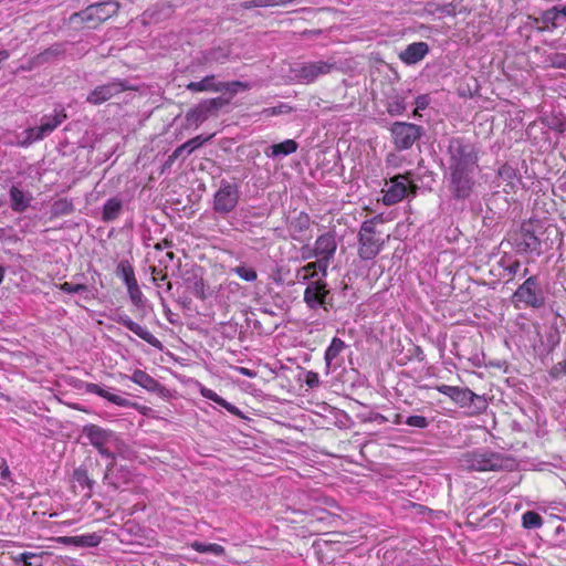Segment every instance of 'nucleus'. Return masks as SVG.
<instances>
[{
  "instance_id": "nucleus-6",
  "label": "nucleus",
  "mask_w": 566,
  "mask_h": 566,
  "mask_svg": "<svg viewBox=\"0 0 566 566\" xmlns=\"http://www.w3.org/2000/svg\"><path fill=\"white\" fill-rule=\"evenodd\" d=\"M119 8V3L115 0L97 2L90 4L80 12L74 13L71 20L74 22L78 21L85 23L88 28H95L102 22L114 17L118 12Z\"/></svg>"
},
{
  "instance_id": "nucleus-61",
  "label": "nucleus",
  "mask_w": 566,
  "mask_h": 566,
  "mask_svg": "<svg viewBox=\"0 0 566 566\" xmlns=\"http://www.w3.org/2000/svg\"><path fill=\"white\" fill-rule=\"evenodd\" d=\"M34 556H35V554H33V553H30V552H23V553H21V554L19 555V559H20V560H22L25 565H28V566H29V565H31V564L29 563V559H30V558H32V557H34Z\"/></svg>"
},
{
  "instance_id": "nucleus-28",
  "label": "nucleus",
  "mask_w": 566,
  "mask_h": 566,
  "mask_svg": "<svg viewBox=\"0 0 566 566\" xmlns=\"http://www.w3.org/2000/svg\"><path fill=\"white\" fill-rule=\"evenodd\" d=\"M298 148V144L293 139H285L282 143L273 144L269 146L264 154L266 157L272 159H280L295 153Z\"/></svg>"
},
{
  "instance_id": "nucleus-7",
  "label": "nucleus",
  "mask_w": 566,
  "mask_h": 566,
  "mask_svg": "<svg viewBox=\"0 0 566 566\" xmlns=\"http://www.w3.org/2000/svg\"><path fill=\"white\" fill-rule=\"evenodd\" d=\"M479 170H450L447 171L448 189L452 199L468 200L474 192L476 185L475 174Z\"/></svg>"
},
{
  "instance_id": "nucleus-22",
  "label": "nucleus",
  "mask_w": 566,
  "mask_h": 566,
  "mask_svg": "<svg viewBox=\"0 0 566 566\" xmlns=\"http://www.w3.org/2000/svg\"><path fill=\"white\" fill-rule=\"evenodd\" d=\"M429 50L428 43L422 41L413 42L399 53V59L407 65H413L422 61L429 53Z\"/></svg>"
},
{
  "instance_id": "nucleus-31",
  "label": "nucleus",
  "mask_w": 566,
  "mask_h": 566,
  "mask_svg": "<svg viewBox=\"0 0 566 566\" xmlns=\"http://www.w3.org/2000/svg\"><path fill=\"white\" fill-rule=\"evenodd\" d=\"M346 348V344L343 339L338 337H333L329 345L325 349L324 353V360L327 371L332 367H336L338 364L336 363L337 357L339 354Z\"/></svg>"
},
{
  "instance_id": "nucleus-18",
  "label": "nucleus",
  "mask_w": 566,
  "mask_h": 566,
  "mask_svg": "<svg viewBox=\"0 0 566 566\" xmlns=\"http://www.w3.org/2000/svg\"><path fill=\"white\" fill-rule=\"evenodd\" d=\"M311 223V217L304 211L290 217L286 221V228L291 239L297 242L306 241L308 239L306 232L310 230Z\"/></svg>"
},
{
  "instance_id": "nucleus-10",
  "label": "nucleus",
  "mask_w": 566,
  "mask_h": 566,
  "mask_svg": "<svg viewBox=\"0 0 566 566\" xmlns=\"http://www.w3.org/2000/svg\"><path fill=\"white\" fill-rule=\"evenodd\" d=\"M392 143L397 150L410 149L424 134L422 126L408 123L395 122L390 127Z\"/></svg>"
},
{
  "instance_id": "nucleus-34",
  "label": "nucleus",
  "mask_w": 566,
  "mask_h": 566,
  "mask_svg": "<svg viewBox=\"0 0 566 566\" xmlns=\"http://www.w3.org/2000/svg\"><path fill=\"white\" fill-rule=\"evenodd\" d=\"M199 391H200V395L203 398L209 399V400L216 402L217 405H219L220 407L224 408L230 413H232L234 416H241V410L238 407H235L234 405L228 402L226 399H223L221 396H219L212 389L207 388V387L200 385Z\"/></svg>"
},
{
  "instance_id": "nucleus-43",
  "label": "nucleus",
  "mask_w": 566,
  "mask_h": 566,
  "mask_svg": "<svg viewBox=\"0 0 566 566\" xmlns=\"http://www.w3.org/2000/svg\"><path fill=\"white\" fill-rule=\"evenodd\" d=\"M241 280L245 282H254L258 279L256 271L253 268L240 264L231 270Z\"/></svg>"
},
{
  "instance_id": "nucleus-44",
  "label": "nucleus",
  "mask_w": 566,
  "mask_h": 566,
  "mask_svg": "<svg viewBox=\"0 0 566 566\" xmlns=\"http://www.w3.org/2000/svg\"><path fill=\"white\" fill-rule=\"evenodd\" d=\"M191 547L199 553H212L219 555L223 552V547L219 544H205L201 542H193Z\"/></svg>"
},
{
  "instance_id": "nucleus-51",
  "label": "nucleus",
  "mask_w": 566,
  "mask_h": 566,
  "mask_svg": "<svg viewBox=\"0 0 566 566\" xmlns=\"http://www.w3.org/2000/svg\"><path fill=\"white\" fill-rule=\"evenodd\" d=\"M416 109L413 115L417 116L419 111L426 109L430 104V97L427 94H422L416 97L415 101Z\"/></svg>"
},
{
  "instance_id": "nucleus-5",
  "label": "nucleus",
  "mask_w": 566,
  "mask_h": 566,
  "mask_svg": "<svg viewBox=\"0 0 566 566\" xmlns=\"http://www.w3.org/2000/svg\"><path fill=\"white\" fill-rule=\"evenodd\" d=\"M334 70H336V62L333 60L304 61L295 63L291 67V73L296 83L308 85Z\"/></svg>"
},
{
  "instance_id": "nucleus-27",
  "label": "nucleus",
  "mask_w": 566,
  "mask_h": 566,
  "mask_svg": "<svg viewBox=\"0 0 566 566\" xmlns=\"http://www.w3.org/2000/svg\"><path fill=\"white\" fill-rule=\"evenodd\" d=\"M10 195V201H11V209L14 212L21 213L24 212L31 205V201L33 200V197L30 192L23 191L17 186H11L9 190Z\"/></svg>"
},
{
  "instance_id": "nucleus-24",
  "label": "nucleus",
  "mask_w": 566,
  "mask_h": 566,
  "mask_svg": "<svg viewBox=\"0 0 566 566\" xmlns=\"http://www.w3.org/2000/svg\"><path fill=\"white\" fill-rule=\"evenodd\" d=\"M213 137V135H209L207 137H203L201 135H198L189 140H187L186 143H184L182 145L178 146L171 155H169L168 159H167V165H171L174 161H176L179 157L181 156H188L190 154H192L196 149H198L199 147H201L203 144H206L207 142H209L211 138Z\"/></svg>"
},
{
  "instance_id": "nucleus-58",
  "label": "nucleus",
  "mask_w": 566,
  "mask_h": 566,
  "mask_svg": "<svg viewBox=\"0 0 566 566\" xmlns=\"http://www.w3.org/2000/svg\"><path fill=\"white\" fill-rule=\"evenodd\" d=\"M306 384L311 388L318 386V384H319L318 375L315 373H312V371L308 373L306 376Z\"/></svg>"
},
{
  "instance_id": "nucleus-42",
  "label": "nucleus",
  "mask_w": 566,
  "mask_h": 566,
  "mask_svg": "<svg viewBox=\"0 0 566 566\" xmlns=\"http://www.w3.org/2000/svg\"><path fill=\"white\" fill-rule=\"evenodd\" d=\"M406 102L402 97H394L387 102V112L391 116H400L406 112Z\"/></svg>"
},
{
  "instance_id": "nucleus-33",
  "label": "nucleus",
  "mask_w": 566,
  "mask_h": 566,
  "mask_svg": "<svg viewBox=\"0 0 566 566\" xmlns=\"http://www.w3.org/2000/svg\"><path fill=\"white\" fill-rule=\"evenodd\" d=\"M130 380L149 392H157L161 388L159 381L142 369H136L132 374Z\"/></svg>"
},
{
  "instance_id": "nucleus-57",
  "label": "nucleus",
  "mask_w": 566,
  "mask_h": 566,
  "mask_svg": "<svg viewBox=\"0 0 566 566\" xmlns=\"http://www.w3.org/2000/svg\"><path fill=\"white\" fill-rule=\"evenodd\" d=\"M553 66L558 69H566V54H555L552 60Z\"/></svg>"
},
{
  "instance_id": "nucleus-26",
  "label": "nucleus",
  "mask_w": 566,
  "mask_h": 566,
  "mask_svg": "<svg viewBox=\"0 0 566 566\" xmlns=\"http://www.w3.org/2000/svg\"><path fill=\"white\" fill-rule=\"evenodd\" d=\"M497 176L506 182L504 188L506 193L515 191L518 185L522 184V178L517 168L507 163L500 166L497 169Z\"/></svg>"
},
{
  "instance_id": "nucleus-59",
  "label": "nucleus",
  "mask_w": 566,
  "mask_h": 566,
  "mask_svg": "<svg viewBox=\"0 0 566 566\" xmlns=\"http://www.w3.org/2000/svg\"><path fill=\"white\" fill-rule=\"evenodd\" d=\"M237 371L245 377L254 378L256 376V373L252 369L245 368V367H237Z\"/></svg>"
},
{
  "instance_id": "nucleus-11",
  "label": "nucleus",
  "mask_w": 566,
  "mask_h": 566,
  "mask_svg": "<svg viewBox=\"0 0 566 566\" xmlns=\"http://www.w3.org/2000/svg\"><path fill=\"white\" fill-rule=\"evenodd\" d=\"M136 90L137 86L127 80L113 78L112 81L105 84L97 85L96 87H94V90H92L87 94L86 102L88 104L97 106L109 101L112 97L118 95L119 93Z\"/></svg>"
},
{
  "instance_id": "nucleus-64",
  "label": "nucleus",
  "mask_w": 566,
  "mask_h": 566,
  "mask_svg": "<svg viewBox=\"0 0 566 566\" xmlns=\"http://www.w3.org/2000/svg\"><path fill=\"white\" fill-rule=\"evenodd\" d=\"M403 421H405V420H403V418H402V416H401V415H396V418H395V420H394V423H395V424H401V423H403Z\"/></svg>"
},
{
  "instance_id": "nucleus-13",
  "label": "nucleus",
  "mask_w": 566,
  "mask_h": 566,
  "mask_svg": "<svg viewBox=\"0 0 566 566\" xmlns=\"http://www.w3.org/2000/svg\"><path fill=\"white\" fill-rule=\"evenodd\" d=\"M227 104H229V98H224L223 96L205 99L186 113V120L189 126L195 125L198 127L210 116L217 115Z\"/></svg>"
},
{
  "instance_id": "nucleus-25",
  "label": "nucleus",
  "mask_w": 566,
  "mask_h": 566,
  "mask_svg": "<svg viewBox=\"0 0 566 566\" xmlns=\"http://www.w3.org/2000/svg\"><path fill=\"white\" fill-rule=\"evenodd\" d=\"M102 536L97 533H87L76 536H61L57 542L66 546L76 547H96L99 545Z\"/></svg>"
},
{
  "instance_id": "nucleus-63",
  "label": "nucleus",
  "mask_w": 566,
  "mask_h": 566,
  "mask_svg": "<svg viewBox=\"0 0 566 566\" xmlns=\"http://www.w3.org/2000/svg\"><path fill=\"white\" fill-rule=\"evenodd\" d=\"M153 274H154V280L156 281L157 279L158 280H161V281H165L167 279V275L166 274H163L161 271H159L158 273L156 272V270L154 269L153 270Z\"/></svg>"
},
{
  "instance_id": "nucleus-38",
  "label": "nucleus",
  "mask_w": 566,
  "mask_h": 566,
  "mask_svg": "<svg viewBox=\"0 0 566 566\" xmlns=\"http://www.w3.org/2000/svg\"><path fill=\"white\" fill-rule=\"evenodd\" d=\"M116 275L123 279L125 285L136 282L135 272L128 261H120L116 268Z\"/></svg>"
},
{
  "instance_id": "nucleus-53",
  "label": "nucleus",
  "mask_w": 566,
  "mask_h": 566,
  "mask_svg": "<svg viewBox=\"0 0 566 566\" xmlns=\"http://www.w3.org/2000/svg\"><path fill=\"white\" fill-rule=\"evenodd\" d=\"M520 269H521V262L515 260L512 263H510L509 265H506L504 268V271L510 276V280H512L520 272Z\"/></svg>"
},
{
  "instance_id": "nucleus-2",
  "label": "nucleus",
  "mask_w": 566,
  "mask_h": 566,
  "mask_svg": "<svg viewBox=\"0 0 566 566\" xmlns=\"http://www.w3.org/2000/svg\"><path fill=\"white\" fill-rule=\"evenodd\" d=\"M446 160L447 171L479 170V149L465 137H451L447 145Z\"/></svg>"
},
{
  "instance_id": "nucleus-1",
  "label": "nucleus",
  "mask_w": 566,
  "mask_h": 566,
  "mask_svg": "<svg viewBox=\"0 0 566 566\" xmlns=\"http://www.w3.org/2000/svg\"><path fill=\"white\" fill-rule=\"evenodd\" d=\"M82 433L103 458L116 460L117 455L127 457L128 447L115 431L88 423L83 427Z\"/></svg>"
},
{
  "instance_id": "nucleus-62",
  "label": "nucleus",
  "mask_w": 566,
  "mask_h": 566,
  "mask_svg": "<svg viewBox=\"0 0 566 566\" xmlns=\"http://www.w3.org/2000/svg\"><path fill=\"white\" fill-rule=\"evenodd\" d=\"M0 475H1V479H3V480H7L10 476V470H9V467L7 464L1 467Z\"/></svg>"
},
{
  "instance_id": "nucleus-23",
  "label": "nucleus",
  "mask_w": 566,
  "mask_h": 566,
  "mask_svg": "<svg viewBox=\"0 0 566 566\" xmlns=\"http://www.w3.org/2000/svg\"><path fill=\"white\" fill-rule=\"evenodd\" d=\"M84 390L87 394L97 395L118 407L129 408L134 405L129 399H127L123 396L113 394L109 390H107L94 382H85Z\"/></svg>"
},
{
  "instance_id": "nucleus-41",
  "label": "nucleus",
  "mask_w": 566,
  "mask_h": 566,
  "mask_svg": "<svg viewBox=\"0 0 566 566\" xmlns=\"http://www.w3.org/2000/svg\"><path fill=\"white\" fill-rule=\"evenodd\" d=\"M126 287L129 298L134 306H136L137 308H143L145 306V298L143 292L138 286L137 281L134 282L133 284L127 285Z\"/></svg>"
},
{
  "instance_id": "nucleus-20",
  "label": "nucleus",
  "mask_w": 566,
  "mask_h": 566,
  "mask_svg": "<svg viewBox=\"0 0 566 566\" xmlns=\"http://www.w3.org/2000/svg\"><path fill=\"white\" fill-rule=\"evenodd\" d=\"M182 280L187 290H189L192 295L199 300L207 298L206 284L202 279L201 268L192 266L191 269L186 270L182 273Z\"/></svg>"
},
{
  "instance_id": "nucleus-40",
  "label": "nucleus",
  "mask_w": 566,
  "mask_h": 566,
  "mask_svg": "<svg viewBox=\"0 0 566 566\" xmlns=\"http://www.w3.org/2000/svg\"><path fill=\"white\" fill-rule=\"evenodd\" d=\"M559 17V7L554 6L542 13L541 21L547 29H555L558 27L557 20Z\"/></svg>"
},
{
  "instance_id": "nucleus-39",
  "label": "nucleus",
  "mask_w": 566,
  "mask_h": 566,
  "mask_svg": "<svg viewBox=\"0 0 566 566\" xmlns=\"http://www.w3.org/2000/svg\"><path fill=\"white\" fill-rule=\"evenodd\" d=\"M522 525L527 530L539 528L543 525V518L535 511H526L522 515Z\"/></svg>"
},
{
  "instance_id": "nucleus-32",
  "label": "nucleus",
  "mask_w": 566,
  "mask_h": 566,
  "mask_svg": "<svg viewBox=\"0 0 566 566\" xmlns=\"http://www.w3.org/2000/svg\"><path fill=\"white\" fill-rule=\"evenodd\" d=\"M72 480L82 489L85 490L84 496L92 497L95 481L88 475L87 469L83 465L74 469Z\"/></svg>"
},
{
  "instance_id": "nucleus-4",
  "label": "nucleus",
  "mask_w": 566,
  "mask_h": 566,
  "mask_svg": "<svg viewBox=\"0 0 566 566\" xmlns=\"http://www.w3.org/2000/svg\"><path fill=\"white\" fill-rule=\"evenodd\" d=\"M67 119V114L63 106L54 107L51 114H44L40 124L34 127H29L23 132L24 138L21 140V146H30L31 144L42 140L51 135L63 122Z\"/></svg>"
},
{
  "instance_id": "nucleus-21",
  "label": "nucleus",
  "mask_w": 566,
  "mask_h": 566,
  "mask_svg": "<svg viewBox=\"0 0 566 566\" xmlns=\"http://www.w3.org/2000/svg\"><path fill=\"white\" fill-rule=\"evenodd\" d=\"M317 259H334L337 250V241L334 231H327L318 235L314 242Z\"/></svg>"
},
{
  "instance_id": "nucleus-17",
  "label": "nucleus",
  "mask_w": 566,
  "mask_h": 566,
  "mask_svg": "<svg viewBox=\"0 0 566 566\" xmlns=\"http://www.w3.org/2000/svg\"><path fill=\"white\" fill-rule=\"evenodd\" d=\"M409 178L407 175L394 176L387 189H384L382 203L392 206L400 202L407 195V182Z\"/></svg>"
},
{
  "instance_id": "nucleus-45",
  "label": "nucleus",
  "mask_w": 566,
  "mask_h": 566,
  "mask_svg": "<svg viewBox=\"0 0 566 566\" xmlns=\"http://www.w3.org/2000/svg\"><path fill=\"white\" fill-rule=\"evenodd\" d=\"M59 289L67 294H75V293H88L90 290L87 285L85 284H74L71 282H64L59 285Z\"/></svg>"
},
{
  "instance_id": "nucleus-12",
  "label": "nucleus",
  "mask_w": 566,
  "mask_h": 566,
  "mask_svg": "<svg viewBox=\"0 0 566 566\" xmlns=\"http://www.w3.org/2000/svg\"><path fill=\"white\" fill-rule=\"evenodd\" d=\"M375 220L376 218L365 220L361 223L358 232V255L361 260L365 261L375 259L381 251L382 247V243L379 241V239L375 238Z\"/></svg>"
},
{
  "instance_id": "nucleus-48",
  "label": "nucleus",
  "mask_w": 566,
  "mask_h": 566,
  "mask_svg": "<svg viewBox=\"0 0 566 566\" xmlns=\"http://www.w3.org/2000/svg\"><path fill=\"white\" fill-rule=\"evenodd\" d=\"M434 12L441 13L443 15L454 17L457 15V4L453 2L437 4Z\"/></svg>"
},
{
  "instance_id": "nucleus-30",
  "label": "nucleus",
  "mask_w": 566,
  "mask_h": 566,
  "mask_svg": "<svg viewBox=\"0 0 566 566\" xmlns=\"http://www.w3.org/2000/svg\"><path fill=\"white\" fill-rule=\"evenodd\" d=\"M516 245L520 251L526 253H539L541 251V241L530 229H522Z\"/></svg>"
},
{
  "instance_id": "nucleus-55",
  "label": "nucleus",
  "mask_w": 566,
  "mask_h": 566,
  "mask_svg": "<svg viewBox=\"0 0 566 566\" xmlns=\"http://www.w3.org/2000/svg\"><path fill=\"white\" fill-rule=\"evenodd\" d=\"M60 49L59 46H52L48 50H45L43 53H41L38 57L41 60V61H48L50 56H54V55H57L60 54Z\"/></svg>"
},
{
  "instance_id": "nucleus-8",
  "label": "nucleus",
  "mask_w": 566,
  "mask_h": 566,
  "mask_svg": "<svg viewBox=\"0 0 566 566\" xmlns=\"http://www.w3.org/2000/svg\"><path fill=\"white\" fill-rule=\"evenodd\" d=\"M513 303L521 307L539 308L545 304V294L537 275L528 276L513 293Z\"/></svg>"
},
{
  "instance_id": "nucleus-60",
  "label": "nucleus",
  "mask_w": 566,
  "mask_h": 566,
  "mask_svg": "<svg viewBox=\"0 0 566 566\" xmlns=\"http://www.w3.org/2000/svg\"><path fill=\"white\" fill-rule=\"evenodd\" d=\"M316 261L308 262L306 265L302 266L300 270L306 273H316Z\"/></svg>"
},
{
  "instance_id": "nucleus-9",
  "label": "nucleus",
  "mask_w": 566,
  "mask_h": 566,
  "mask_svg": "<svg viewBox=\"0 0 566 566\" xmlns=\"http://www.w3.org/2000/svg\"><path fill=\"white\" fill-rule=\"evenodd\" d=\"M303 302L312 312L323 310L328 312L334 308L333 297L327 286V282L323 279L311 281L303 293Z\"/></svg>"
},
{
  "instance_id": "nucleus-35",
  "label": "nucleus",
  "mask_w": 566,
  "mask_h": 566,
  "mask_svg": "<svg viewBox=\"0 0 566 566\" xmlns=\"http://www.w3.org/2000/svg\"><path fill=\"white\" fill-rule=\"evenodd\" d=\"M218 83L216 75L210 74L205 76L202 80L197 82H190L186 85V90L198 93V92H214L218 93Z\"/></svg>"
},
{
  "instance_id": "nucleus-3",
  "label": "nucleus",
  "mask_w": 566,
  "mask_h": 566,
  "mask_svg": "<svg viewBox=\"0 0 566 566\" xmlns=\"http://www.w3.org/2000/svg\"><path fill=\"white\" fill-rule=\"evenodd\" d=\"M461 468L468 471L488 472L511 470L514 460L511 457L490 449H478L465 452L460 459Z\"/></svg>"
},
{
  "instance_id": "nucleus-50",
  "label": "nucleus",
  "mask_w": 566,
  "mask_h": 566,
  "mask_svg": "<svg viewBox=\"0 0 566 566\" xmlns=\"http://www.w3.org/2000/svg\"><path fill=\"white\" fill-rule=\"evenodd\" d=\"M300 253H301V259L303 261H306V260H310V259H314V258L317 260V255H316L314 245H311L308 243L303 244L301 247Z\"/></svg>"
},
{
  "instance_id": "nucleus-37",
  "label": "nucleus",
  "mask_w": 566,
  "mask_h": 566,
  "mask_svg": "<svg viewBox=\"0 0 566 566\" xmlns=\"http://www.w3.org/2000/svg\"><path fill=\"white\" fill-rule=\"evenodd\" d=\"M75 210L73 201L67 198L55 200L51 206V216L53 218L69 216Z\"/></svg>"
},
{
  "instance_id": "nucleus-14",
  "label": "nucleus",
  "mask_w": 566,
  "mask_h": 566,
  "mask_svg": "<svg viewBox=\"0 0 566 566\" xmlns=\"http://www.w3.org/2000/svg\"><path fill=\"white\" fill-rule=\"evenodd\" d=\"M239 199V187L234 184L222 180L220 188L213 196V210L219 214L227 216L235 209Z\"/></svg>"
},
{
  "instance_id": "nucleus-56",
  "label": "nucleus",
  "mask_w": 566,
  "mask_h": 566,
  "mask_svg": "<svg viewBox=\"0 0 566 566\" xmlns=\"http://www.w3.org/2000/svg\"><path fill=\"white\" fill-rule=\"evenodd\" d=\"M241 7L243 9H252V8H262V7H266V4L264 3V0H248V1H244L241 3Z\"/></svg>"
},
{
  "instance_id": "nucleus-54",
  "label": "nucleus",
  "mask_w": 566,
  "mask_h": 566,
  "mask_svg": "<svg viewBox=\"0 0 566 566\" xmlns=\"http://www.w3.org/2000/svg\"><path fill=\"white\" fill-rule=\"evenodd\" d=\"M316 273H306L301 270L296 272V279L300 283H310L311 281H315Z\"/></svg>"
},
{
  "instance_id": "nucleus-15",
  "label": "nucleus",
  "mask_w": 566,
  "mask_h": 566,
  "mask_svg": "<svg viewBox=\"0 0 566 566\" xmlns=\"http://www.w3.org/2000/svg\"><path fill=\"white\" fill-rule=\"evenodd\" d=\"M112 319L117 324L123 325L128 331L133 332L154 348L163 349V343L155 335H153V333L146 326H142L134 322L127 314L117 313L112 317Z\"/></svg>"
},
{
  "instance_id": "nucleus-52",
  "label": "nucleus",
  "mask_w": 566,
  "mask_h": 566,
  "mask_svg": "<svg viewBox=\"0 0 566 566\" xmlns=\"http://www.w3.org/2000/svg\"><path fill=\"white\" fill-rule=\"evenodd\" d=\"M333 259H324V258H321V259H317L316 260V273L317 272H321L322 273V279L325 280V277L327 276V270H328V266L331 264V261Z\"/></svg>"
},
{
  "instance_id": "nucleus-47",
  "label": "nucleus",
  "mask_w": 566,
  "mask_h": 566,
  "mask_svg": "<svg viewBox=\"0 0 566 566\" xmlns=\"http://www.w3.org/2000/svg\"><path fill=\"white\" fill-rule=\"evenodd\" d=\"M205 60L207 62L224 63L228 60V54L214 49L206 53Z\"/></svg>"
},
{
  "instance_id": "nucleus-46",
  "label": "nucleus",
  "mask_w": 566,
  "mask_h": 566,
  "mask_svg": "<svg viewBox=\"0 0 566 566\" xmlns=\"http://www.w3.org/2000/svg\"><path fill=\"white\" fill-rule=\"evenodd\" d=\"M403 423L409 427L426 429L430 424V421L423 416L413 415L407 417Z\"/></svg>"
},
{
  "instance_id": "nucleus-19",
  "label": "nucleus",
  "mask_w": 566,
  "mask_h": 566,
  "mask_svg": "<svg viewBox=\"0 0 566 566\" xmlns=\"http://www.w3.org/2000/svg\"><path fill=\"white\" fill-rule=\"evenodd\" d=\"M130 478L132 473L126 467H118L115 460H111L106 465L103 480L105 484L112 486L115 490H118L122 486L128 484Z\"/></svg>"
},
{
  "instance_id": "nucleus-49",
  "label": "nucleus",
  "mask_w": 566,
  "mask_h": 566,
  "mask_svg": "<svg viewBox=\"0 0 566 566\" xmlns=\"http://www.w3.org/2000/svg\"><path fill=\"white\" fill-rule=\"evenodd\" d=\"M549 375L554 379H558V378H562V377L566 376V360H562V361L556 363L552 367V369L549 371Z\"/></svg>"
},
{
  "instance_id": "nucleus-29",
  "label": "nucleus",
  "mask_w": 566,
  "mask_h": 566,
  "mask_svg": "<svg viewBox=\"0 0 566 566\" xmlns=\"http://www.w3.org/2000/svg\"><path fill=\"white\" fill-rule=\"evenodd\" d=\"M124 207V201L120 197L114 196L106 200L102 208V221L113 222L120 216Z\"/></svg>"
},
{
  "instance_id": "nucleus-36",
  "label": "nucleus",
  "mask_w": 566,
  "mask_h": 566,
  "mask_svg": "<svg viewBox=\"0 0 566 566\" xmlns=\"http://www.w3.org/2000/svg\"><path fill=\"white\" fill-rule=\"evenodd\" d=\"M218 88H219L218 93H224V94L229 95L227 98H229V102H230L231 98L234 95H237L239 92L249 90L250 85L248 83L241 82V81H231V82H220L219 81Z\"/></svg>"
},
{
  "instance_id": "nucleus-16",
  "label": "nucleus",
  "mask_w": 566,
  "mask_h": 566,
  "mask_svg": "<svg viewBox=\"0 0 566 566\" xmlns=\"http://www.w3.org/2000/svg\"><path fill=\"white\" fill-rule=\"evenodd\" d=\"M436 389L442 394L448 396L452 401H454L460 407H469L476 401L485 402L481 396L474 394L469 388H462L457 386H449V385H438Z\"/></svg>"
}]
</instances>
